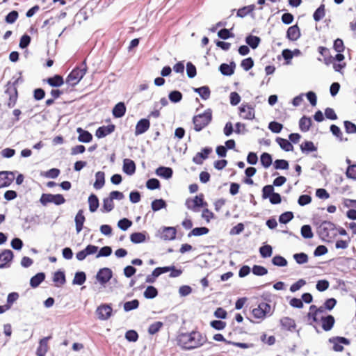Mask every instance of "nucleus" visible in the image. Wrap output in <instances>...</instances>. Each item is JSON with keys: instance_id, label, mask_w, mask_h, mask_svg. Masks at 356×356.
<instances>
[{"instance_id": "1", "label": "nucleus", "mask_w": 356, "mask_h": 356, "mask_svg": "<svg viewBox=\"0 0 356 356\" xmlns=\"http://www.w3.org/2000/svg\"><path fill=\"white\" fill-rule=\"evenodd\" d=\"M207 341L206 336H203L200 332L193 331L181 334L179 337L178 343L184 349L191 350L202 346Z\"/></svg>"}, {"instance_id": "2", "label": "nucleus", "mask_w": 356, "mask_h": 356, "mask_svg": "<svg viewBox=\"0 0 356 356\" xmlns=\"http://www.w3.org/2000/svg\"><path fill=\"white\" fill-rule=\"evenodd\" d=\"M319 237L325 242H331L337 236L336 227L330 221H323L318 227Z\"/></svg>"}, {"instance_id": "3", "label": "nucleus", "mask_w": 356, "mask_h": 356, "mask_svg": "<svg viewBox=\"0 0 356 356\" xmlns=\"http://www.w3.org/2000/svg\"><path fill=\"white\" fill-rule=\"evenodd\" d=\"M212 118L211 108H207L203 113L193 116L192 121L194 124V130L197 132L201 131L211 123Z\"/></svg>"}, {"instance_id": "4", "label": "nucleus", "mask_w": 356, "mask_h": 356, "mask_svg": "<svg viewBox=\"0 0 356 356\" xmlns=\"http://www.w3.org/2000/svg\"><path fill=\"white\" fill-rule=\"evenodd\" d=\"M87 72L86 61L83 60L79 67L72 70L66 78V83L74 86L79 83Z\"/></svg>"}, {"instance_id": "5", "label": "nucleus", "mask_w": 356, "mask_h": 356, "mask_svg": "<svg viewBox=\"0 0 356 356\" xmlns=\"http://www.w3.org/2000/svg\"><path fill=\"white\" fill-rule=\"evenodd\" d=\"M273 313L270 305L265 302H260L257 307L252 310L253 316L260 321H263L267 316H270Z\"/></svg>"}, {"instance_id": "6", "label": "nucleus", "mask_w": 356, "mask_h": 356, "mask_svg": "<svg viewBox=\"0 0 356 356\" xmlns=\"http://www.w3.org/2000/svg\"><path fill=\"white\" fill-rule=\"evenodd\" d=\"M262 198H268L272 204H278L282 202L280 194L274 191V187L272 185H266L263 187Z\"/></svg>"}, {"instance_id": "7", "label": "nucleus", "mask_w": 356, "mask_h": 356, "mask_svg": "<svg viewBox=\"0 0 356 356\" xmlns=\"http://www.w3.org/2000/svg\"><path fill=\"white\" fill-rule=\"evenodd\" d=\"M40 202L43 206H46L48 203H54L58 206L64 204L65 199L61 194L43 193L40 197Z\"/></svg>"}, {"instance_id": "8", "label": "nucleus", "mask_w": 356, "mask_h": 356, "mask_svg": "<svg viewBox=\"0 0 356 356\" xmlns=\"http://www.w3.org/2000/svg\"><path fill=\"white\" fill-rule=\"evenodd\" d=\"M185 204L187 209L195 211L197 208L206 206L207 202L204 201V195L200 193L196 195L193 200L187 199Z\"/></svg>"}, {"instance_id": "9", "label": "nucleus", "mask_w": 356, "mask_h": 356, "mask_svg": "<svg viewBox=\"0 0 356 356\" xmlns=\"http://www.w3.org/2000/svg\"><path fill=\"white\" fill-rule=\"evenodd\" d=\"M329 343L333 345L332 349L336 352H341L343 350V345L348 346L350 344V339L343 337H334L329 339Z\"/></svg>"}, {"instance_id": "10", "label": "nucleus", "mask_w": 356, "mask_h": 356, "mask_svg": "<svg viewBox=\"0 0 356 356\" xmlns=\"http://www.w3.org/2000/svg\"><path fill=\"white\" fill-rule=\"evenodd\" d=\"M95 313L99 320L106 321L112 316L113 309L111 305L102 304L97 307Z\"/></svg>"}, {"instance_id": "11", "label": "nucleus", "mask_w": 356, "mask_h": 356, "mask_svg": "<svg viewBox=\"0 0 356 356\" xmlns=\"http://www.w3.org/2000/svg\"><path fill=\"white\" fill-rule=\"evenodd\" d=\"M113 276L112 270L108 268H101L96 275V279L102 284H106Z\"/></svg>"}, {"instance_id": "12", "label": "nucleus", "mask_w": 356, "mask_h": 356, "mask_svg": "<svg viewBox=\"0 0 356 356\" xmlns=\"http://www.w3.org/2000/svg\"><path fill=\"white\" fill-rule=\"evenodd\" d=\"M15 179V173L12 171L0 172V188L9 186Z\"/></svg>"}, {"instance_id": "13", "label": "nucleus", "mask_w": 356, "mask_h": 356, "mask_svg": "<svg viewBox=\"0 0 356 356\" xmlns=\"http://www.w3.org/2000/svg\"><path fill=\"white\" fill-rule=\"evenodd\" d=\"M6 93L9 96V101L8 102V106L13 108L15 106L17 99V90L15 86H10V81H8L6 84Z\"/></svg>"}, {"instance_id": "14", "label": "nucleus", "mask_w": 356, "mask_h": 356, "mask_svg": "<svg viewBox=\"0 0 356 356\" xmlns=\"http://www.w3.org/2000/svg\"><path fill=\"white\" fill-rule=\"evenodd\" d=\"M13 257V252L10 250H3L0 253V268L9 267Z\"/></svg>"}, {"instance_id": "15", "label": "nucleus", "mask_w": 356, "mask_h": 356, "mask_svg": "<svg viewBox=\"0 0 356 356\" xmlns=\"http://www.w3.org/2000/svg\"><path fill=\"white\" fill-rule=\"evenodd\" d=\"M159 233L161 238L165 241H171L175 238L177 231L173 227H163Z\"/></svg>"}, {"instance_id": "16", "label": "nucleus", "mask_w": 356, "mask_h": 356, "mask_svg": "<svg viewBox=\"0 0 356 356\" xmlns=\"http://www.w3.org/2000/svg\"><path fill=\"white\" fill-rule=\"evenodd\" d=\"M239 111L242 118L245 120L254 118V108L250 104H242L239 107Z\"/></svg>"}, {"instance_id": "17", "label": "nucleus", "mask_w": 356, "mask_h": 356, "mask_svg": "<svg viewBox=\"0 0 356 356\" xmlns=\"http://www.w3.org/2000/svg\"><path fill=\"white\" fill-rule=\"evenodd\" d=\"M212 152L211 147H207L202 149L201 152H197L193 158V161L197 165H201L203 163V160L208 158L209 154Z\"/></svg>"}, {"instance_id": "18", "label": "nucleus", "mask_w": 356, "mask_h": 356, "mask_svg": "<svg viewBox=\"0 0 356 356\" xmlns=\"http://www.w3.org/2000/svg\"><path fill=\"white\" fill-rule=\"evenodd\" d=\"M149 126L150 122L148 119L143 118L140 120L136 125L135 135L138 136L144 134L149 129Z\"/></svg>"}, {"instance_id": "19", "label": "nucleus", "mask_w": 356, "mask_h": 356, "mask_svg": "<svg viewBox=\"0 0 356 356\" xmlns=\"http://www.w3.org/2000/svg\"><path fill=\"white\" fill-rule=\"evenodd\" d=\"M115 127L113 124H108L107 126L99 127L96 130L95 136L99 138H104L113 133L115 130Z\"/></svg>"}, {"instance_id": "20", "label": "nucleus", "mask_w": 356, "mask_h": 356, "mask_svg": "<svg viewBox=\"0 0 356 356\" xmlns=\"http://www.w3.org/2000/svg\"><path fill=\"white\" fill-rule=\"evenodd\" d=\"M301 36L300 28L297 24L290 26L286 31V38L291 41H296Z\"/></svg>"}, {"instance_id": "21", "label": "nucleus", "mask_w": 356, "mask_h": 356, "mask_svg": "<svg viewBox=\"0 0 356 356\" xmlns=\"http://www.w3.org/2000/svg\"><path fill=\"white\" fill-rule=\"evenodd\" d=\"M236 68V63L234 61L229 63V64L222 63L219 66V71L224 76H231L234 73Z\"/></svg>"}, {"instance_id": "22", "label": "nucleus", "mask_w": 356, "mask_h": 356, "mask_svg": "<svg viewBox=\"0 0 356 356\" xmlns=\"http://www.w3.org/2000/svg\"><path fill=\"white\" fill-rule=\"evenodd\" d=\"M280 325L283 330L292 332L296 327L295 321L289 317H283L280 319Z\"/></svg>"}, {"instance_id": "23", "label": "nucleus", "mask_w": 356, "mask_h": 356, "mask_svg": "<svg viewBox=\"0 0 356 356\" xmlns=\"http://www.w3.org/2000/svg\"><path fill=\"white\" fill-rule=\"evenodd\" d=\"M51 338V336H48L40 340L39 346L36 350L37 356H44L48 351L47 342Z\"/></svg>"}, {"instance_id": "24", "label": "nucleus", "mask_w": 356, "mask_h": 356, "mask_svg": "<svg viewBox=\"0 0 356 356\" xmlns=\"http://www.w3.org/2000/svg\"><path fill=\"white\" fill-rule=\"evenodd\" d=\"M122 170L128 175H132L136 172V164L134 161L129 159H124L123 161Z\"/></svg>"}, {"instance_id": "25", "label": "nucleus", "mask_w": 356, "mask_h": 356, "mask_svg": "<svg viewBox=\"0 0 356 356\" xmlns=\"http://www.w3.org/2000/svg\"><path fill=\"white\" fill-rule=\"evenodd\" d=\"M76 132L79 134L78 140L79 142L88 143L92 139V135L88 131L84 130L81 127L76 129Z\"/></svg>"}, {"instance_id": "26", "label": "nucleus", "mask_w": 356, "mask_h": 356, "mask_svg": "<svg viewBox=\"0 0 356 356\" xmlns=\"http://www.w3.org/2000/svg\"><path fill=\"white\" fill-rule=\"evenodd\" d=\"M321 321L322 322V328L325 331H330L333 327L335 323L334 318L332 315L322 316Z\"/></svg>"}, {"instance_id": "27", "label": "nucleus", "mask_w": 356, "mask_h": 356, "mask_svg": "<svg viewBox=\"0 0 356 356\" xmlns=\"http://www.w3.org/2000/svg\"><path fill=\"white\" fill-rule=\"evenodd\" d=\"M166 270L167 269L163 268V267H157L154 268L152 273L146 277L145 282L149 284L154 283L156 279L161 274L165 273V270Z\"/></svg>"}, {"instance_id": "28", "label": "nucleus", "mask_w": 356, "mask_h": 356, "mask_svg": "<svg viewBox=\"0 0 356 356\" xmlns=\"http://www.w3.org/2000/svg\"><path fill=\"white\" fill-rule=\"evenodd\" d=\"M255 9V6L254 4L243 6L241 8H239L236 12V16L238 17L243 18L245 16L250 15L252 17L254 16L253 11Z\"/></svg>"}, {"instance_id": "29", "label": "nucleus", "mask_w": 356, "mask_h": 356, "mask_svg": "<svg viewBox=\"0 0 356 356\" xmlns=\"http://www.w3.org/2000/svg\"><path fill=\"white\" fill-rule=\"evenodd\" d=\"M156 174L161 177L168 179L172 177L173 170L170 167L160 166L156 170Z\"/></svg>"}, {"instance_id": "30", "label": "nucleus", "mask_w": 356, "mask_h": 356, "mask_svg": "<svg viewBox=\"0 0 356 356\" xmlns=\"http://www.w3.org/2000/svg\"><path fill=\"white\" fill-rule=\"evenodd\" d=\"M85 216L83 215V210H79L76 216H75V218H74V221H75V225H76V231L77 233H79L82 229H83V223L85 222Z\"/></svg>"}, {"instance_id": "31", "label": "nucleus", "mask_w": 356, "mask_h": 356, "mask_svg": "<svg viewBox=\"0 0 356 356\" xmlns=\"http://www.w3.org/2000/svg\"><path fill=\"white\" fill-rule=\"evenodd\" d=\"M43 81L47 82L50 86L56 88L62 86L64 83L63 76L58 74H56L52 77H49Z\"/></svg>"}, {"instance_id": "32", "label": "nucleus", "mask_w": 356, "mask_h": 356, "mask_svg": "<svg viewBox=\"0 0 356 356\" xmlns=\"http://www.w3.org/2000/svg\"><path fill=\"white\" fill-rule=\"evenodd\" d=\"M193 90L204 100H207L211 96V90L209 87L207 86H204L200 88H193Z\"/></svg>"}, {"instance_id": "33", "label": "nucleus", "mask_w": 356, "mask_h": 356, "mask_svg": "<svg viewBox=\"0 0 356 356\" xmlns=\"http://www.w3.org/2000/svg\"><path fill=\"white\" fill-rule=\"evenodd\" d=\"M113 115L116 118H122L126 113V106L124 102H119L113 108Z\"/></svg>"}, {"instance_id": "34", "label": "nucleus", "mask_w": 356, "mask_h": 356, "mask_svg": "<svg viewBox=\"0 0 356 356\" xmlns=\"http://www.w3.org/2000/svg\"><path fill=\"white\" fill-rule=\"evenodd\" d=\"M312 124V119L305 115L302 116L299 120V128L302 132H307L309 130Z\"/></svg>"}, {"instance_id": "35", "label": "nucleus", "mask_w": 356, "mask_h": 356, "mask_svg": "<svg viewBox=\"0 0 356 356\" xmlns=\"http://www.w3.org/2000/svg\"><path fill=\"white\" fill-rule=\"evenodd\" d=\"M45 279L44 273L40 272L35 274L30 280V285L32 288L38 287Z\"/></svg>"}, {"instance_id": "36", "label": "nucleus", "mask_w": 356, "mask_h": 356, "mask_svg": "<svg viewBox=\"0 0 356 356\" xmlns=\"http://www.w3.org/2000/svg\"><path fill=\"white\" fill-rule=\"evenodd\" d=\"M105 184V175L102 171H98L95 174V181L94 183V188L97 190L101 189Z\"/></svg>"}, {"instance_id": "37", "label": "nucleus", "mask_w": 356, "mask_h": 356, "mask_svg": "<svg viewBox=\"0 0 356 356\" xmlns=\"http://www.w3.org/2000/svg\"><path fill=\"white\" fill-rule=\"evenodd\" d=\"M147 233L144 232H134L130 235V240L134 244L141 243L146 241Z\"/></svg>"}, {"instance_id": "38", "label": "nucleus", "mask_w": 356, "mask_h": 356, "mask_svg": "<svg viewBox=\"0 0 356 356\" xmlns=\"http://www.w3.org/2000/svg\"><path fill=\"white\" fill-rule=\"evenodd\" d=\"M245 42L252 49H255L259 45L261 42V38L258 36L248 35L245 38Z\"/></svg>"}, {"instance_id": "39", "label": "nucleus", "mask_w": 356, "mask_h": 356, "mask_svg": "<svg viewBox=\"0 0 356 356\" xmlns=\"http://www.w3.org/2000/svg\"><path fill=\"white\" fill-rule=\"evenodd\" d=\"M275 140L283 150L286 152H291L293 150V145L288 140L277 137Z\"/></svg>"}, {"instance_id": "40", "label": "nucleus", "mask_w": 356, "mask_h": 356, "mask_svg": "<svg viewBox=\"0 0 356 356\" xmlns=\"http://www.w3.org/2000/svg\"><path fill=\"white\" fill-rule=\"evenodd\" d=\"M88 204L90 211L92 213L95 212L99 205V199L97 196L95 194H91L88 197Z\"/></svg>"}, {"instance_id": "41", "label": "nucleus", "mask_w": 356, "mask_h": 356, "mask_svg": "<svg viewBox=\"0 0 356 356\" xmlns=\"http://www.w3.org/2000/svg\"><path fill=\"white\" fill-rule=\"evenodd\" d=\"M53 281L56 283V286L63 285L66 282L65 275L63 271L58 270L54 273Z\"/></svg>"}, {"instance_id": "42", "label": "nucleus", "mask_w": 356, "mask_h": 356, "mask_svg": "<svg viewBox=\"0 0 356 356\" xmlns=\"http://www.w3.org/2000/svg\"><path fill=\"white\" fill-rule=\"evenodd\" d=\"M330 130L332 132V134L339 140V141H340V142L348 141L347 138L343 137V134H342L340 128L338 126H337L335 124H332L330 127Z\"/></svg>"}, {"instance_id": "43", "label": "nucleus", "mask_w": 356, "mask_h": 356, "mask_svg": "<svg viewBox=\"0 0 356 356\" xmlns=\"http://www.w3.org/2000/svg\"><path fill=\"white\" fill-rule=\"evenodd\" d=\"M167 207L166 202L163 199H156L151 203L152 209L156 212Z\"/></svg>"}, {"instance_id": "44", "label": "nucleus", "mask_w": 356, "mask_h": 356, "mask_svg": "<svg viewBox=\"0 0 356 356\" xmlns=\"http://www.w3.org/2000/svg\"><path fill=\"white\" fill-rule=\"evenodd\" d=\"M300 149L302 153L308 154L309 152H315L317 147L312 141H305L300 145Z\"/></svg>"}, {"instance_id": "45", "label": "nucleus", "mask_w": 356, "mask_h": 356, "mask_svg": "<svg viewBox=\"0 0 356 356\" xmlns=\"http://www.w3.org/2000/svg\"><path fill=\"white\" fill-rule=\"evenodd\" d=\"M86 280V274L83 271H78L75 273L72 280L74 285H82Z\"/></svg>"}, {"instance_id": "46", "label": "nucleus", "mask_w": 356, "mask_h": 356, "mask_svg": "<svg viewBox=\"0 0 356 356\" xmlns=\"http://www.w3.org/2000/svg\"><path fill=\"white\" fill-rule=\"evenodd\" d=\"M209 232V228L206 227H200L193 228L188 234V237L194 236H200L202 235L207 234Z\"/></svg>"}, {"instance_id": "47", "label": "nucleus", "mask_w": 356, "mask_h": 356, "mask_svg": "<svg viewBox=\"0 0 356 356\" xmlns=\"http://www.w3.org/2000/svg\"><path fill=\"white\" fill-rule=\"evenodd\" d=\"M260 161L264 168H268L271 165L273 159L269 153L264 152L260 156Z\"/></svg>"}, {"instance_id": "48", "label": "nucleus", "mask_w": 356, "mask_h": 356, "mask_svg": "<svg viewBox=\"0 0 356 356\" xmlns=\"http://www.w3.org/2000/svg\"><path fill=\"white\" fill-rule=\"evenodd\" d=\"M147 299H153L158 296V290L154 286H148L143 293Z\"/></svg>"}, {"instance_id": "49", "label": "nucleus", "mask_w": 356, "mask_h": 356, "mask_svg": "<svg viewBox=\"0 0 356 356\" xmlns=\"http://www.w3.org/2000/svg\"><path fill=\"white\" fill-rule=\"evenodd\" d=\"M325 15V5L321 4L314 13L313 18L315 22L321 21Z\"/></svg>"}, {"instance_id": "50", "label": "nucleus", "mask_w": 356, "mask_h": 356, "mask_svg": "<svg viewBox=\"0 0 356 356\" xmlns=\"http://www.w3.org/2000/svg\"><path fill=\"white\" fill-rule=\"evenodd\" d=\"M139 307V301L137 299L127 301L124 303L123 308L126 312L136 309Z\"/></svg>"}, {"instance_id": "51", "label": "nucleus", "mask_w": 356, "mask_h": 356, "mask_svg": "<svg viewBox=\"0 0 356 356\" xmlns=\"http://www.w3.org/2000/svg\"><path fill=\"white\" fill-rule=\"evenodd\" d=\"M272 264L278 267H284L287 266L288 262L284 257L281 255H275L272 259Z\"/></svg>"}, {"instance_id": "52", "label": "nucleus", "mask_w": 356, "mask_h": 356, "mask_svg": "<svg viewBox=\"0 0 356 356\" xmlns=\"http://www.w3.org/2000/svg\"><path fill=\"white\" fill-rule=\"evenodd\" d=\"M259 253L263 258H268L273 254V248L270 245H264L259 248Z\"/></svg>"}, {"instance_id": "53", "label": "nucleus", "mask_w": 356, "mask_h": 356, "mask_svg": "<svg viewBox=\"0 0 356 356\" xmlns=\"http://www.w3.org/2000/svg\"><path fill=\"white\" fill-rule=\"evenodd\" d=\"M182 97V93L179 90H172L168 95V98L172 103H178L181 102Z\"/></svg>"}, {"instance_id": "54", "label": "nucleus", "mask_w": 356, "mask_h": 356, "mask_svg": "<svg viewBox=\"0 0 356 356\" xmlns=\"http://www.w3.org/2000/svg\"><path fill=\"white\" fill-rule=\"evenodd\" d=\"M114 208L113 201L108 197L103 200L102 212H110Z\"/></svg>"}, {"instance_id": "55", "label": "nucleus", "mask_w": 356, "mask_h": 356, "mask_svg": "<svg viewBox=\"0 0 356 356\" xmlns=\"http://www.w3.org/2000/svg\"><path fill=\"white\" fill-rule=\"evenodd\" d=\"M301 235L305 238H312L314 236V234L312 227L309 225H305L301 227Z\"/></svg>"}, {"instance_id": "56", "label": "nucleus", "mask_w": 356, "mask_h": 356, "mask_svg": "<svg viewBox=\"0 0 356 356\" xmlns=\"http://www.w3.org/2000/svg\"><path fill=\"white\" fill-rule=\"evenodd\" d=\"M273 166L276 170H287L289 164L285 159H276L273 163Z\"/></svg>"}, {"instance_id": "57", "label": "nucleus", "mask_w": 356, "mask_h": 356, "mask_svg": "<svg viewBox=\"0 0 356 356\" xmlns=\"http://www.w3.org/2000/svg\"><path fill=\"white\" fill-rule=\"evenodd\" d=\"M163 268L167 269L165 270V273L167 272H170L169 275L170 277H178L182 274L183 272L181 269H177L175 266H163Z\"/></svg>"}, {"instance_id": "58", "label": "nucleus", "mask_w": 356, "mask_h": 356, "mask_svg": "<svg viewBox=\"0 0 356 356\" xmlns=\"http://www.w3.org/2000/svg\"><path fill=\"white\" fill-rule=\"evenodd\" d=\"M293 213L292 211H286L282 213L279 217V222L281 224H286L293 218Z\"/></svg>"}, {"instance_id": "59", "label": "nucleus", "mask_w": 356, "mask_h": 356, "mask_svg": "<svg viewBox=\"0 0 356 356\" xmlns=\"http://www.w3.org/2000/svg\"><path fill=\"white\" fill-rule=\"evenodd\" d=\"M344 129L348 134H356V124L351 121L345 120L343 122Z\"/></svg>"}, {"instance_id": "60", "label": "nucleus", "mask_w": 356, "mask_h": 356, "mask_svg": "<svg viewBox=\"0 0 356 356\" xmlns=\"http://www.w3.org/2000/svg\"><path fill=\"white\" fill-rule=\"evenodd\" d=\"M293 257L298 264H304L308 261V256L305 252L296 253Z\"/></svg>"}, {"instance_id": "61", "label": "nucleus", "mask_w": 356, "mask_h": 356, "mask_svg": "<svg viewBox=\"0 0 356 356\" xmlns=\"http://www.w3.org/2000/svg\"><path fill=\"white\" fill-rule=\"evenodd\" d=\"M146 187L149 190L159 189L161 187L160 181L156 178L149 179L146 182Z\"/></svg>"}, {"instance_id": "62", "label": "nucleus", "mask_w": 356, "mask_h": 356, "mask_svg": "<svg viewBox=\"0 0 356 356\" xmlns=\"http://www.w3.org/2000/svg\"><path fill=\"white\" fill-rule=\"evenodd\" d=\"M163 325V324L161 321H156L152 323L148 327V333L152 335L155 334L160 330Z\"/></svg>"}, {"instance_id": "63", "label": "nucleus", "mask_w": 356, "mask_h": 356, "mask_svg": "<svg viewBox=\"0 0 356 356\" xmlns=\"http://www.w3.org/2000/svg\"><path fill=\"white\" fill-rule=\"evenodd\" d=\"M252 272L257 276H263L268 273V270L262 266L254 265L252 268Z\"/></svg>"}, {"instance_id": "64", "label": "nucleus", "mask_w": 356, "mask_h": 356, "mask_svg": "<svg viewBox=\"0 0 356 356\" xmlns=\"http://www.w3.org/2000/svg\"><path fill=\"white\" fill-rule=\"evenodd\" d=\"M346 175L348 178L356 180V164L348 165Z\"/></svg>"}]
</instances>
